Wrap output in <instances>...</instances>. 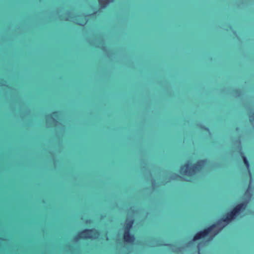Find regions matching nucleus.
<instances>
[{
	"mask_svg": "<svg viewBox=\"0 0 254 254\" xmlns=\"http://www.w3.org/2000/svg\"><path fill=\"white\" fill-rule=\"evenodd\" d=\"M206 162V159L198 160L194 163L191 167H190L189 163H186L180 167V173L185 176L189 177L192 176L194 175L196 172L200 171Z\"/></svg>",
	"mask_w": 254,
	"mask_h": 254,
	"instance_id": "obj_1",
	"label": "nucleus"
},
{
	"mask_svg": "<svg viewBox=\"0 0 254 254\" xmlns=\"http://www.w3.org/2000/svg\"><path fill=\"white\" fill-rule=\"evenodd\" d=\"M247 206V202H243L237 204L233 209L227 212L225 216L221 219V221L227 224L232 221L236 217L238 216L241 211L245 210Z\"/></svg>",
	"mask_w": 254,
	"mask_h": 254,
	"instance_id": "obj_2",
	"label": "nucleus"
},
{
	"mask_svg": "<svg viewBox=\"0 0 254 254\" xmlns=\"http://www.w3.org/2000/svg\"><path fill=\"white\" fill-rule=\"evenodd\" d=\"M99 235V231L95 229H85L79 232L75 237L74 239L76 241L80 239L92 240L95 239Z\"/></svg>",
	"mask_w": 254,
	"mask_h": 254,
	"instance_id": "obj_3",
	"label": "nucleus"
},
{
	"mask_svg": "<svg viewBox=\"0 0 254 254\" xmlns=\"http://www.w3.org/2000/svg\"><path fill=\"white\" fill-rule=\"evenodd\" d=\"M216 223L213 224L209 227L196 233L193 237V241H195L204 238L212 231V230L216 227Z\"/></svg>",
	"mask_w": 254,
	"mask_h": 254,
	"instance_id": "obj_4",
	"label": "nucleus"
},
{
	"mask_svg": "<svg viewBox=\"0 0 254 254\" xmlns=\"http://www.w3.org/2000/svg\"><path fill=\"white\" fill-rule=\"evenodd\" d=\"M124 240L125 242L128 244L132 243L135 240L133 234H132L129 231H124Z\"/></svg>",
	"mask_w": 254,
	"mask_h": 254,
	"instance_id": "obj_5",
	"label": "nucleus"
},
{
	"mask_svg": "<svg viewBox=\"0 0 254 254\" xmlns=\"http://www.w3.org/2000/svg\"><path fill=\"white\" fill-rule=\"evenodd\" d=\"M47 112H0V113H19V114H30V113H46ZM52 115H56L57 114L64 113L65 112H49ZM73 113L74 112H70ZM87 113L92 114L94 112H86Z\"/></svg>",
	"mask_w": 254,
	"mask_h": 254,
	"instance_id": "obj_6",
	"label": "nucleus"
},
{
	"mask_svg": "<svg viewBox=\"0 0 254 254\" xmlns=\"http://www.w3.org/2000/svg\"><path fill=\"white\" fill-rule=\"evenodd\" d=\"M134 223L133 220L131 219L127 222L124 227V231H129L130 232V229H131L132 225Z\"/></svg>",
	"mask_w": 254,
	"mask_h": 254,
	"instance_id": "obj_7",
	"label": "nucleus"
},
{
	"mask_svg": "<svg viewBox=\"0 0 254 254\" xmlns=\"http://www.w3.org/2000/svg\"><path fill=\"white\" fill-rule=\"evenodd\" d=\"M113 0H99V3L102 8H105L107 5Z\"/></svg>",
	"mask_w": 254,
	"mask_h": 254,
	"instance_id": "obj_8",
	"label": "nucleus"
},
{
	"mask_svg": "<svg viewBox=\"0 0 254 254\" xmlns=\"http://www.w3.org/2000/svg\"><path fill=\"white\" fill-rule=\"evenodd\" d=\"M242 157L243 158L245 165L247 168H249L250 167L249 161L248 160L247 157L244 155V154L243 153H242Z\"/></svg>",
	"mask_w": 254,
	"mask_h": 254,
	"instance_id": "obj_9",
	"label": "nucleus"
},
{
	"mask_svg": "<svg viewBox=\"0 0 254 254\" xmlns=\"http://www.w3.org/2000/svg\"><path fill=\"white\" fill-rule=\"evenodd\" d=\"M201 128L204 129L205 130H206V131H208L209 130L208 128L207 127H205L204 126L201 127Z\"/></svg>",
	"mask_w": 254,
	"mask_h": 254,
	"instance_id": "obj_10",
	"label": "nucleus"
},
{
	"mask_svg": "<svg viewBox=\"0 0 254 254\" xmlns=\"http://www.w3.org/2000/svg\"><path fill=\"white\" fill-rule=\"evenodd\" d=\"M11 111H18V112H20V111H23L22 110H12ZM24 111H31V110H25Z\"/></svg>",
	"mask_w": 254,
	"mask_h": 254,
	"instance_id": "obj_11",
	"label": "nucleus"
},
{
	"mask_svg": "<svg viewBox=\"0 0 254 254\" xmlns=\"http://www.w3.org/2000/svg\"><path fill=\"white\" fill-rule=\"evenodd\" d=\"M91 223V220L90 219H88L86 221V223L90 224Z\"/></svg>",
	"mask_w": 254,
	"mask_h": 254,
	"instance_id": "obj_12",
	"label": "nucleus"
},
{
	"mask_svg": "<svg viewBox=\"0 0 254 254\" xmlns=\"http://www.w3.org/2000/svg\"><path fill=\"white\" fill-rule=\"evenodd\" d=\"M247 113H249V115L252 114V115L254 116V112H247Z\"/></svg>",
	"mask_w": 254,
	"mask_h": 254,
	"instance_id": "obj_13",
	"label": "nucleus"
},
{
	"mask_svg": "<svg viewBox=\"0 0 254 254\" xmlns=\"http://www.w3.org/2000/svg\"><path fill=\"white\" fill-rule=\"evenodd\" d=\"M52 111L56 112V111H61V110H52Z\"/></svg>",
	"mask_w": 254,
	"mask_h": 254,
	"instance_id": "obj_14",
	"label": "nucleus"
},
{
	"mask_svg": "<svg viewBox=\"0 0 254 254\" xmlns=\"http://www.w3.org/2000/svg\"><path fill=\"white\" fill-rule=\"evenodd\" d=\"M155 113H157L158 112H156Z\"/></svg>",
	"mask_w": 254,
	"mask_h": 254,
	"instance_id": "obj_15",
	"label": "nucleus"
},
{
	"mask_svg": "<svg viewBox=\"0 0 254 254\" xmlns=\"http://www.w3.org/2000/svg\"><path fill=\"white\" fill-rule=\"evenodd\" d=\"M193 113H195L196 112H194Z\"/></svg>",
	"mask_w": 254,
	"mask_h": 254,
	"instance_id": "obj_16",
	"label": "nucleus"
}]
</instances>
